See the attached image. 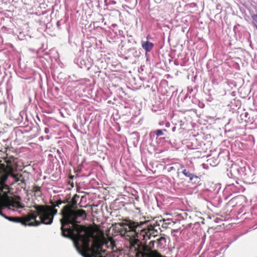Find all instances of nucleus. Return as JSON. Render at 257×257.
<instances>
[{"label":"nucleus","instance_id":"9","mask_svg":"<svg viewBox=\"0 0 257 257\" xmlns=\"http://www.w3.org/2000/svg\"><path fill=\"white\" fill-rule=\"evenodd\" d=\"M180 167H181V168H182V169L184 168L183 166H182V165H181V166H180Z\"/></svg>","mask_w":257,"mask_h":257},{"label":"nucleus","instance_id":"1","mask_svg":"<svg viewBox=\"0 0 257 257\" xmlns=\"http://www.w3.org/2000/svg\"><path fill=\"white\" fill-rule=\"evenodd\" d=\"M62 214V234L73 239L75 247L82 256L92 257L88 253L91 250L94 257H105L97 256L104 252L102 246L107 243L103 233L92 227H86L75 223L77 218L86 216L85 210L73 209L70 206L66 205L63 208Z\"/></svg>","mask_w":257,"mask_h":257},{"label":"nucleus","instance_id":"6","mask_svg":"<svg viewBox=\"0 0 257 257\" xmlns=\"http://www.w3.org/2000/svg\"><path fill=\"white\" fill-rule=\"evenodd\" d=\"M156 135L157 136H160L163 135L162 131L161 130H158L156 132Z\"/></svg>","mask_w":257,"mask_h":257},{"label":"nucleus","instance_id":"3","mask_svg":"<svg viewBox=\"0 0 257 257\" xmlns=\"http://www.w3.org/2000/svg\"><path fill=\"white\" fill-rule=\"evenodd\" d=\"M142 47L146 51L149 52L150 51L153 47V44L149 41H143L142 42Z\"/></svg>","mask_w":257,"mask_h":257},{"label":"nucleus","instance_id":"7","mask_svg":"<svg viewBox=\"0 0 257 257\" xmlns=\"http://www.w3.org/2000/svg\"><path fill=\"white\" fill-rule=\"evenodd\" d=\"M154 244H155V241H151L149 243V245H150V247L151 246V245H152L153 246L154 245Z\"/></svg>","mask_w":257,"mask_h":257},{"label":"nucleus","instance_id":"4","mask_svg":"<svg viewBox=\"0 0 257 257\" xmlns=\"http://www.w3.org/2000/svg\"><path fill=\"white\" fill-rule=\"evenodd\" d=\"M182 173L185 176L189 178L191 181L193 180L194 178H197L196 176L190 173L188 171H187L186 169H184Z\"/></svg>","mask_w":257,"mask_h":257},{"label":"nucleus","instance_id":"5","mask_svg":"<svg viewBox=\"0 0 257 257\" xmlns=\"http://www.w3.org/2000/svg\"><path fill=\"white\" fill-rule=\"evenodd\" d=\"M34 191L35 192H40L41 191V188L40 187H38V186H35L34 188Z\"/></svg>","mask_w":257,"mask_h":257},{"label":"nucleus","instance_id":"2","mask_svg":"<svg viewBox=\"0 0 257 257\" xmlns=\"http://www.w3.org/2000/svg\"><path fill=\"white\" fill-rule=\"evenodd\" d=\"M143 257H163V256L156 250L150 249L148 252L142 254Z\"/></svg>","mask_w":257,"mask_h":257},{"label":"nucleus","instance_id":"8","mask_svg":"<svg viewBox=\"0 0 257 257\" xmlns=\"http://www.w3.org/2000/svg\"><path fill=\"white\" fill-rule=\"evenodd\" d=\"M254 18H256V20H257V15H254Z\"/></svg>","mask_w":257,"mask_h":257}]
</instances>
